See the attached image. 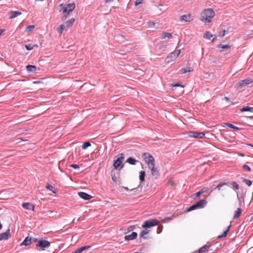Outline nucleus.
Listing matches in <instances>:
<instances>
[{
  "label": "nucleus",
  "mask_w": 253,
  "mask_h": 253,
  "mask_svg": "<svg viewBox=\"0 0 253 253\" xmlns=\"http://www.w3.org/2000/svg\"><path fill=\"white\" fill-rule=\"evenodd\" d=\"M75 8V4L74 3H68L65 5L63 3L59 5V11H62V15L61 16L62 20L66 19L70 13L72 12Z\"/></svg>",
  "instance_id": "1"
},
{
  "label": "nucleus",
  "mask_w": 253,
  "mask_h": 253,
  "mask_svg": "<svg viewBox=\"0 0 253 253\" xmlns=\"http://www.w3.org/2000/svg\"><path fill=\"white\" fill-rule=\"evenodd\" d=\"M214 15L215 13L211 9H206L201 12L200 19L203 22H210Z\"/></svg>",
  "instance_id": "2"
},
{
  "label": "nucleus",
  "mask_w": 253,
  "mask_h": 253,
  "mask_svg": "<svg viewBox=\"0 0 253 253\" xmlns=\"http://www.w3.org/2000/svg\"><path fill=\"white\" fill-rule=\"evenodd\" d=\"M119 156V157L114 161L113 167L115 169L120 170L124 166V165L122 164V163L124 160L125 155L123 153H121Z\"/></svg>",
  "instance_id": "3"
},
{
  "label": "nucleus",
  "mask_w": 253,
  "mask_h": 253,
  "mask_svg": "<svg viewBox=\"0 0 253 253\" xmlns=\"http://www.w3.org/2000/svg\"><path fill=\"white\" fill-rule=\"evenodd\" d=\"M50 246V243L45 240H40L36 244V249L39 251L45 250L46 248H48Z\"/></svg>",
  "instance_id": "4"
},
{
  "label": "nucleus",
  "mask_w": 253,
  "mask_h": 253,
  "mask_svg": "<svg viewBox=\"0 0 253 253\" xmlns=\"http://www.w3.org/2000/svg\"><path fill=\"white\" fill-rule=\"evenodd\" d=\"M142 157L145 162L148 164V167L155 164V159L152 155L148 153H144Z\"/></svg>",
  "instance_id": "5"
},
{
  "label": "nucleus",
  "mask_w": 253,
  "mask_h": 253,
  "mask_svg": "<svg viewBox=\"0 0 253 253\" xmlns=\"http://www.w3.org/2000/svg\"><path fill=\"white\" fill-rule=\"evenodd\" d=\"M159 223V220L156 219H152L147 220L144 222L142 227L144 228H149L156 226Z\"/></svg>",
  "instance_id": "6"
},
{
  "label": "nucleus",
  "mask_w": 253,
  "mask_h": 253,
  "mask_svg": "<svg viewBox=\"0 0 253 253\" xmlns=\"http://www.w3.org/2000/svg\"><path fill=\"white\" fill-rule=\"evenodd\" d=\"M253 82V80L251 78H247L243 80H241L239 83H238L235 86V87L237 89H241L249 84H250Z\"/></svg>",
  "instance_id": "7"
},
{
  "label": "nucleus",
  "mask_w": 253,
  "mask_h": 253,
  "mask_svg": "<svg viewBox=\"0 0 253 253\" xmlns=\"http://www.w3.org/2000/svg\"><path fill=\"white\" fill-rule=\"evenodd\" d=\"M187 134L190 137L203 138L205 137V134L202 132H197L189 131L187 132Z\"/></svg>",
  "instance_id": "8"
},
{
  "label": "nucleus",
  "mask_w": 253,
  "mask_h": 253,
  "mask_svg": "<svg viewBox=\"0 0 253 253\" xmlns=\"http://www.w3.org/2000/svg\"><path fill=\"white\" fill-rule=\"evenodd\" d=\"M211 243L210 242H208L205 245L201 247L197 251V253H202L203 252H208L209 249L211 247Z\"/></svg>",
  "instance_id": "9"
},
{
  "label": "nucleus",
  "mask_w": 253,
  "mask_h": 253,
  "mask_svg": "<svg viewBox=\"0 0 253 253\" xmlns=\"http://www.w3.org/2000/svg\"><path fill=\"white\" fill-rule=\"evenodd\" d=\"M11 236V234L9 229H8L5 232L1 233L0 234V241L2 240H7Z\"/></svg>",
  "instance_id": "10"
},
{
  "label": "nucleus",
  "mask_w": 253,
  "mask_h": 253,
  "mask_svg": "<svg viewBox=\"0 0 253 253\" xmlns=\"http://www.w3.org/2000/svg\"><path fill=\"white\" fill-rule=\"evenodd\" d=\"M22 206L25 209L34 211L35 206L30 203H24Z\"/></svg>",
  "instance_id": "11"
},
{
  "label": "nucleus",
  "mask_w": 253,
  "mask_h": 253,
  "mask_svg": "<svg viewBox=\"0 0 253 253\" xmlns=\"http://www.w3.org/2000/svg\"><path fill=\"white\" fill-rule=\"evenodd\" d=\"M78 195L81 198L85 200H90L92 198L91 195L83 192H79Z\"/></svg>",
  "instance_id": "12"
},
{
  "label": "nucleus",
  "mask_w": 253,
  "mask_h": 253,
  "mask_svg": "<svg viewBox=\"0 0 253 253\" xmlns=\"http://www.w3.org/2000/svg\"><path fill=\"white\" fill-rule=\"evenodd\" d=\"M207 203V201L205 199H202L197 202L196 204L199 209H202L206 206Z\"/></svg>",
  "instance_id": "13"
},
{
  "label": "nucleus",
  "mask_w": 253,
  "mask_h": 253,
  "mask_svg": "<svg viewBox=\"0 0 253 253\" xmlns=\"http://www.w3.org/2000/svg\"><path fill=\"white\" fill-rule=\"evenodd\" d=\"M180 20L186 22H190L193 20V18L191 14H185L181 16Z\"/></svg>",
  "instance_id": "14"
},
{
  "label": "nucleus",
  "mask_w": 253,
  "mask_h": 253,
  "mask_svg": "<svg viewBox=\"0 0 253 253\" xmlns=\"http://www.w3.org/2000/svg\"><path fill=\"white\" fill-rule=\"evenodd\" d=\"M137 233L135 232H133L131 234L126 235L125 237V239L126 241L132 240L137 238Z\"/></svg>",
  "instance_id": "15"
},
{
  "label": "nucleus",
  "mask_w": 253,
  "mask_h": 253,
  "mask_svg": "<svg viewBox=\"0 0 253 253\" xmlns=\"http://www.w3.org/2000/svg\"><path fill=\"white\" fill-rule=\"evenodd\" d=\"M31 240H32L31 237H30L29 236L26 237V238L24 239V240L21 243L20 246H28L32 244Z\"/></svg>",
  "instance_id": "16"
},
{
  "label": "nucleus",
  "mask_w": 253,
  "mask_h": 253,
  "mask_svg": "<svg viewBox=\"0 0 253 253\" xmlns=\"http://www.w3.org/2000/svg\"><path fill=\"white\" fill-rule=\"evenodd\" d=\"M151 169V174L153 176H158L159 175V170L157 168H155V164L148 167Z\"/></svg>",
  "instance_id": "17"
},
{
  "label": "nucleus",
  "mask_w": 253,
  "mask_h": 253,
  "mask_svg": "<svg viewBox=\"0 0 253 253\" xmlns=\"http://www.w3.org/2000/svg\"><path fill=\"white\" fill-rule=\"evenodd\" d=\"M213 35L209 31H206L204 34L203 37L206 39L211 40L212 42L214 41L216 39L215 38L211 39V38L213 37Z\"/></svg>",
  "instance_id": "18"
},
{
  "label": "nucleus",
  "mask_w": 253,
  "mask_h": 253,
  "mask_svg": "<svg viewBox=\"0 0 253 253\" xmlns=\"http://www.w3.org/2000/svg\"><path fill=\"white\" fill-rule=\"evenodd\" d=\"M21 12L19 11H11L9 12V18L13 19L21 15Z\"/></svg>",
  "instance_id": "19"
},
{
  "label": "nucleus",
  "mask_w": 253,
  "mask_h": 253,
  "mask_svg": "<svg viewBox=\"0 0 253 253\" xmlns=\"http://www.w3.org/2000/svg\"><path fill=\"white\" fill-rule=\"evenodd\" d=\"M74 22H75V19L74 18H72L68 20V21L65 22L63 24H64V25H65L66 28H70L73 25Z\"/></svg>",
  "instance_id": "20"
},
{
  "label": "nucleus",
  "mask_w": 253,
  "mask_h": 253,
  "mask_svg": "<svg viewBox=\"0 0 253 253\" xmlns=\"http://www.w3.org/2000/svg\"><path fill=\"white\" fill-rule=\"evenodd\" d=\"M90 248V246H85L82 247L78 249H77L74 252H72V253H81L83 251L86 250Z\"/></svg>",
  "instance_id": "21"
},
{
  "label": "nucleus",
  "mask_w": 253,
  "mask_h": 253,
  "mask_svg": "<svg viewBox=\"0 0 253 253\" xmlns=\"http://www.w3.org/2000/svg\"><path fill=\"white\" fill-rule=\"evenodd\" d=\"M26 70L28 72L36 73L37 71V67L35 65H28L26 66Z\"/></svg>",
  "instance_id": "22"
},
{
  "label": "nucleus",
  "mask_w": 253,
  "mask_h": 253,
  "mask_svg": "<svg viewBox=\"0 0 253 253\" xmlns=\"http://www.w3.org/2000/svg\"><path fill=\"white\" fill-rule=\"evenodd\" d=\"M45 187L47 189L50 190V191H51L52 193H53L54 194H56L57 192V189L56 188H55V187L53 186L52 185H51L49 184H47Z\"/></svg>",
  "instance_id": "23"
},
{
  "label": "nucleus",
  "mask_w": 253,
  "mask_h": 253,
  "mask_svg": "<svg viewBox=\"0 0 253 253\" xmlns=\"http://www.w3.org/2000/svg\"><path fill=\"white\" fill-rule=\"evenodd\" d=\"M230 227H231V225H229L227 227V229L223 232V233L222 234H221L220 235H219L217 237V239H220V238H222L226 237L228 232L229 231Z\"/></svg>",
  "instance_id": "24"
},
{
  "label": "nucleus",
  "mask_w": 253,
  "mask_h": 253,
  "mask_svg": "<svg viewBox=\"0 0 253 253\" xmlns=\"http://www.w3.org/2000/svg\"><path fill=\"white\" fill-rule=\"evenodd\" d=\"M126 162L128 163L130 165H135L137 162V161L132 157H129L126 160Z\"/></svg>",
  "instance_id": "25"
},
{
  "label": "nucleus",
  "mask_w": 253,
  "mask_h": 253,
  "mask_svg": "<svg viewBox=\"0 0 253 253\" xmlns=\"http://www.w3.org/2000/svg\"><path fill=\"white\" fill-rule=\"evenodd\" d=\"M145 172L143 170H141L139 172V178L140 181V182L142 183L145 180Z\"/></svg>",
  "instance_id": "26"
},
{
  "label": "nucleus",
  "mask_w": 253,
  "mask_h": 253,
  "mask_svg": "<svg viewBox=\"0 0 253 253\" xmlns=\"http://www.w3.org/2000/svg\"><path fill=\"white\" fill-rule=\"evenodd\" d=\"M242 212V209L240 208L237 209V210L235 211V214L234 215L233 219H235L238 218L241 215Z\"/></svg>",
  "instance_id": "27"
},
{
  "label": "nucleus",
  "mask_w": 253,
  "mask_h": 253,
  "mask_svg": "<svg viewBox=\"0 0 253 253\" xmlns=\"http://www.w3.org/2000/svg\"><path fill=\"white\" fill-rule=\"evenodd\" d=\"M225 125L227 126H228L230 128H233L234 129V130L236 131H238L241 129L240 128L237 127L236 126H235L230 123H226Z\"/></svg>",
  "instance_id": "28"
},
{
  "label": "nucleus",
  "mask_w": 253,
  "mask_h": 253,
  "mask_svg": "<svg viewBox=\"0 0 253 253\" xmlns=\"http://www.w3.org/2000/svg\"><path fill=\"white\" fill-rule=\"evenodd\" d=\"M193 71V68L192 67H187L186 68H182L181 70V73L183 74Z\"/></svg>",
  "instance_id": "29"
},
{
  "label": "nucleus",
  "mask_w": 253,
  "mask_h": 253,
  "mask_svg": "<svg viewBox=\"0 0 253 253\" xmlns=\"http://www.w3.org/2000/svg\"><path fill=\"white\" fill-rule=\"evenodd\" d=\"M65 28L66 27L65 25H64V24H62L57 28V31L60 35H61Z\"/></svg>",
  "instance_id": "30"
},
{
  "label": "nucleus",
  "mask_w": 253,
  "mask_h": 253,
  "mask_svg": "<svg viewBox=\"0 0 253 253\" xmlns=\"http://www.w3.org/2000/svg\"><path fill=\"white\" fill-rule=\"evenodd\" d=\"M251 163L247 162L242 167V169L245 171H250L251 170V168L247 165Z\"/></svg>",
  "instance_id": "31"
},
{
  "label": "nucleus",
  "mask_w": 253,
  "mask_h": 253,
  "mask_svg": "<svg viewBox=\"0 0 253 253\" xmlns=\"http://www.w3.org/2000/svg\"><path fill=\"white\" fill-rule=\"evenodd\" d=\"M241 111L242 112H246V111H249V112H253V107H249V106H246L243 107L241 109Z\"/></svg>",
  "instance_id": "32"
},
{
  "label": "nucleus",
  "mask_w": 253,
  "mask_h": 253,
  "mask_svg": "<svg viewBox=\"0 0 253 253\" xmlns=\"http://www.w3.org/2000/svg\"><path fill=\"white\" fill-rule=\"evenodd\" d=\"M171 37H172V35H171V34L170 33L163 32L162 34V38L163 39H164L166 38H170Z\"/></svg>",
  "instance_id": "33"
},
{
  "label": "nucleus",
  "mask_w": 253,
  "mask_h": 253,
  "mask_svg": "<svg viewBox=\"0 0 253 253\" xmlns=\"http://www.w3.org/2000/svg\"><path fill=\"white\" fill-rule=\"evenodd\" d=\"M180 53V50H176L174 52L171 53L173 55V58L172 59H176L178 56L179 55Z\"/></svg>",
  "instance_id": "34"
},
{
  "label": "nucleus",
  "mask_w": 253,
  "mask_h": 253,
  "mask_svg": "<svg viewBox=\"0 0 253 253\" xmlns=\"http://www.w3.org/2000/svg\"><path fill=\"white\" fill-rule=\"evenodd\" d=\"M226 184V183L224 181L221 182L220 183H219L217 185V186L213 189V190L217 189L218 191H220L221 190V187Z\"/></svg>",
  "instance_id": "35"
},
{
  "label": "nucleus",
  "mask_w": 253,
  "mask_h": 253,
  "mask_svg": "<svg viewBox=\"0 0 253 253\" xmlns=\"http://www.w3.org/2000/svg\"><path fill=\"white\" fill-rule=\"evenodd\" d=\"M199 209L196 205V204H193V205L191 206L187 210V211H191L193 210H196Z\"/></svg>",
  "instance_id": "36"
},
{
  "label": "nucleus",
  "mask_w": 253,
  "mask_h": 253,
  "mask_svg": "<svg viewBox=\"0 0 253 253\" xmlns=\"http://www.w3.org/2000/svg\"><path fill=\"white\" fill-rule=\"evenodd\" d=\"M173 55L172 54L170 53L169 55L166 58V60L168 63H169L173 60H174L175 59H172L173 58Z\"/></svg>",
  "instance_id": "37"
},
{
  "label": "nucleus",
  "mask_w": 253,
  "mask_h": 253,
  "mask_svg": "<svg viewBox=\"0 0 253 253\" xmlns=\"http://www.w3.org/2000/svg\"><path fill=\"white\" fill-rule=\"evenodd\" d=\"M206 191V189L205 188H202L201 190L195 193L196 197H199L201 194Z\"/></svg>",
  "instance_id": "38"
},
{
  "label": "nucleus",
  "mask_w": 253,
  "mask_h": 253,
  "mask_svg": "<svg viewBox=\"0 0 253 253\" xmlns=\"http://www.w3.org/2000/svg\"><path fill=\"white\" fill-rule=\"evenodd\" d=\"M91 145V144L89 142H85L83 143L82 145V148L83 149H86L87 147L90 146Z\"/></svg>",
  "instance_id": "39"
},
{
  "label": "nucleus",
  "mask_w": 253,
  "mask_h": 253,
  "mask_svg": "<svg viewBox=\"0 0 253 253\" xmlns=\"http://www.w3.org/2000/svg\"><path fill=\"white\" fill-rule=\"evenodd\" d=\"M230 46L228 45V44H225V45H223V44H219V45H218L217 46V47L220 48H227V49H229L230 48Z\"/></svg>",
  "instance_id": "40"
},
{
  "label": "nucleus",
  "mask_w": 253,
  "mask_h": 253,
  "mask_svg": "<svg viewBox=\"0 0 253 253\" xmlns=\"http://www.w3.org/2000/svg\"><path fill=\"white\" fill-rule=\"evenodd\" d=\"M231 184L232 185L233 188L235 189L238 190L239 189V186L236 182L232 181Z\"/></svg>",
  "instance_id": "41"
},
{
  "label": "nucleus",
  "mask_w": 253,
  "mask_h": 253,
  "mask_svg": "<svg viewBox=\"0 0 253 253\" xmlns=\"http://www.w3.org/2000/svg\"><path fill=\"white\" fill-rule=\"evenodd\" d=\"M35 28L34 25H30L26 27V31L27 32H31L32 30H33Z\"/></svg>",
  "instance_id": "42"
},
{
  "label": "nucleus",
  "mask_w": 253,
  "mask_h": 253,
  "mask_svg": "<svg viewBox=\"0 0 253 253\" xmlns=\"http://www.w3.org/2000/svg\"><path fill=\"white\" fill-rule=\"evenodd\" d=\"M243 182L246 184L248 186H250L252 184V181L249 179H244Z\"/></svg>",
  "instance_id": "43"
},
{
  "label": "nucleus",
  "mask_w": 253,
  "mask_h": 253,
  "mask_svg": "<svg viewBox=\"0 0 253 253\" xmlns=\"http://www.w3.org/2000/svg\"><path fill=\"white\" fill-rule=\"evenodd\" d=\"M148 233V231L146 230H143L140 234L141 237L143 238L144 239H146V237H144V236Z\"/></svg>",
  "instance_id": "44"
},
{
  "label": "nucleus",
  "mask_w": 253,
  "mask_h": 253,
  "mask_svg": "<svg viewBox=\"0 0 253 253\" xmlns=\"http://www.w3.org/2000/svg\"><path fill=\"white\" fill-rule=\"evenodd\" d=\"M176 216H177V215H175V214H173L171 216V217H167L166 218H165L163 220L164 221H169L170 220H171V219H172L173 218L176 217Z\"/></svg>",
  "instance_id": "45"
},
{
  "label": "nucleus",
  "mask_w": 253,
  "mask_h": 253,
  "mask_svg": "<svg viewBox=\"0 0 253 253\" xmlns=\"http://www.w3.org/2000/svg\"><path fill=\"white\" fill-rule=\"evenodd\" d=\"M25 47L26 49L28 50H31L33 49L34 46H33V45L31 44H28L25 45Z\"/></svg>",
  "instance_id": "46"
},
{
  "label": "nucleus",
  "mask_w": 253,
  "mask_h": 253,
  "mask_svg": "<svg viewBox=\"0 0 253 253\" xmlns=\"http://www.w3.org/2000/svg\"><path fill=\"white\" fill-rule=\"evenodd\" d=\"M225 30L221 31L218 33V36L220 37H223L225 36Z\"/></svg>",
  "instance_id": "47"
},
{
  "label": "nucleus",
  "mask_w": 253,
  "mask_h": 253,
  "mask_svg": "<svg viewBox=\"0 0 253 253\" xmlns=\"http://www.w3.org/2000/svg\"><path fill=\"white\" fill-rule=\"evenodd\" d=\"M111 178L114 182L116 183L117 182V177L115 175V174H113L111 173Z\"/></svg>",
  "instance_id": "48"
},
{
  "label": "nucleus",
  "mask_w": 253,
  "mask_h": 253,
  "mask_svg": "<svg viewBox=\"0 0 253 253\" xmlns=\"http://www.w3.org/2000/svg\"><path fill=\"white\" fill-rule=\"evenodd\" d=\"M143 0H136L135 1V5L137 6L142 3Z\"/></svg>",
  "instance_id": "49"
},
{
  "label": "nucleus",
  "mask_w": 253,
  "mask_h": 253,
  "mask_svg": "<svg viewBox=\"0 0 253 253\" xmlns=\"http://www.w3.org/2000/svg\"><path fill=\"white\" fill-rule=\"evenodd\" d=\"M70 167L75 169H78L80 168L79 166L77 164H72L70 165Z\"/></svg>",
  "instance_id": "50"
},
{
  "label": "nucleus",
  "mask_w": 253,
  "mask_h": 253,
  "mask_svg": "<svg viewBox=\"0 0 253 253\" xmlns=\"http://www.w3.org/2000/svg\"><path fill=\"white\" fill-rule=\"evenodd\" d=\"M148 26L150 27H151L152 26H154L155 25V23L153 21H149L148 23Z\"/></svg>",
  "instance_id": "51"
},
{
  "label": "nucleus",
  "mask_w": 253,
  "mask_h": 253,
  "mask_svg": "<svg viewBox=\"0 0 253 253\" xmlns=\"http://www.w3.org/2000/svg\"><path fill=\"white\" fill-rule=\"evenodd\" d=\"M134 229H135V226H134V225L130 226L128 227V231H131L133 230Z\"/></svg>",
  "instance_id": "52"
},
{
  "label": "nucleus",
  "mask_w": 253,
  "mask_h": 253,
  "mask_svg": "<svg viewBox=\"0 0 253 253\" xmlns=\"http://www.w3.org/2000/svg\"><path fill=\"white\" fill-rule=\"evenodd\" d=\"M38 240L37 238H32V240H31V243H33V242H38Z\"/></svg>",
  "instance_id": "53"
},
{
  "label": "nucleus",
  "mask_w": 253,
  "mask_h": 253,
  "mask_svg": "<svg viewBox=\"0 0 253 253\" xmlns=\"http://www.w3.org/2000/svg\"><path fill=\"white\" fill-rule=\"evenodd\" d=\"M177 86H181L182 87H184L183 85H182L179 84H178V83L175 84H174L173 85V87H177Z\"/></svg>",
  "instance_id": "54"
},
{
  "label": "nucleus",
  "mask_w": 253,
  "mask_h": 253,
  "mask_svg": "<svg viewBox=\"0 0 253 253\" xmlns=\"http://www.w3.org/2000/svg\"><path fill=\"white\" fill-rule=\"evenodd\" d=\"M237 155H238V156H240V157H244V156H245L244 154L242 153H238Z\"/></svg>",
  "instance_id": "55"
},
{
  "label": "nucleus",
  "mask_w": 253,
  "mask_h": 253,
  "mask_svg": "<svg viewBox=\"0 0 253 253\" xmlns=\"http://www.w3.org/2000/svg\"><path fill=\"white\" fill-rule=\"evenodd\" d=\"M224 99L225 101H227V102H229V101H230V99H229V98H228L227 97H225L224 98Z\"/></svg>",
  "instance_id": "56"
},
{
  "label": "nucleus",
  "mask_w": 253,
  "mask_h": 253,
  "mask_svg": "<svg viewBox=\"0 0 253 253\" xmlns=\"http://www.w3.org/2000/svg\"><path fill=\"white\" fill-rule=\"evenodd\" d=\"M114 0H105V2H110V1H113Z\"/></svg>",
  "instance_id": "57"
},
{
  "label": "nucleus",
  "mask_w": 253,
  "mask_h": 253,
  "mask_svg": "<svg viewBox=\"0 0 253 253\" xmlns=\"http://www.w3.org/2000/svg\"><path fill=\"white\" fill-rule=\"evenodd\" d=\"M2 32H3V30L0 29V36L2 34Z\"/></svg>",
  "instance_id": "58"
},
{
  "label": "nucleus",
  "mask_w": 253,
  "mask_h": 253,
  "mask_svg": "<svg viewBox=\"0 0 253 253\" xmlns=\"http://www.w3.org/2000/svg\"><path fill=\"white\" fill-rule=\"evenodd\" d=\"M248 145L252 147V148H253V144H248Z\"/></svg>",
  "instance_id": "59"
},
{
  "label": "nucleus",
  "mask_w": 253,
  "mask_h": 253,
  "mask_svg": "<svg viewBox=\"0 0 253 253\" xmlns=\"http://www.w3.org/2000/svg\"><path fill=\"white\" fill-rule=\"evenodd\" d=\"M124 188L125 189V190H126L127 191L129 190V189L127 187H125Z\"/></svg>",
  "instance_id": "60"
},
{
  "label": "nucleus",
  "mask_w": 253,
  "mask_h": 253,
  "mask_svg": "<svg viewBox=\"0 0 253 253\" xmlns=\"http://www.w3.org/2000/svg\"><path fill=\"white\" fill-rule=\"evenodd\" d=\"M251 221H253V215L251 218Z\"/></svg>",
  "instance_id": "61"
},
{
  "label": "nucleus",
  "mask_w": 253,
  "mask_h": 253,
  "mask_svg": "<svg viewBox=\"0 0 253 253\" xmlns=\"http://www.w3.org/2000/svg\"><path fill=\"white\" fill-rule=\"evenodd\" d=\"M162 229H161V230L159 231V232H157V233H160L161 231H162Z\"/></svg>",
  "instance_id": "62"
},
{
  "label": "nucleus",
  "mask_w": 253,
  "mask_h": 253,
  "mask_svg": "<svg viewBox=\"0 0 253 253\" xmlns=\"http://www.w3.org/2000/svg\"><path fill=\"white\" fill-rule=\"evenodd\" d=\"M33 46H34H34L38 47V45H37V44H35V45H34Z\"/></svg>",
  "instance_id": "63"
},
{
  "label": "nucleus",
  "mask_w": 253,
  "mask_h": 253,
  "mask_svg": "<svg viewBox=\"0 0 253 253\" xmlns=\"http://www.w3.org/2000/svg\"><path fill=\"white\" fill-rule=\"evenodd\" d=\"M134 253H139V252H135Z\"/></svg>",
  "instance_id": "64"
}]
</instances>
